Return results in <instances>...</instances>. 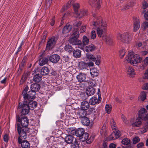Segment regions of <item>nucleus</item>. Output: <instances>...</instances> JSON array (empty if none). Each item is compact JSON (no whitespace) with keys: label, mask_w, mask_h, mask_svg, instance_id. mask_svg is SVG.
I'll list each match as a JSON object with an SVG mask.
<instances>
[{"label":"nucleus","mask_w":148,"mask_h":148,"mask_svg":"<svg viewBox=\"0 0 148 148\" xmlns=\"http://www.w3.org/2000/svg\"><path fill=\"white\" fill-rule=\"evenodd\" d=\"M84 129L79 128L75 131V135L77 136L80 138L81 135L84 133Z\"/></svg>","instance_id":"30"},{"label":"nucleus","mask_w":148,"mask_h":148,"mask_svg":"<svg viewBox=\"0 0 148 148\" xmlns=\"http://www.w3.org/2000/svg\"><path fill=\"white\" fill-rule=\"evenodd\" d=\"M82 22L80 21H76L73 24L74 29H78L79 27L81 25Z\"/></svg>","instance_id":"41"},{"label":"nucleus","mask_w":148,"mask_h":148,"mask_svg":"<svg viewBox=\"0 0 148 148\" xmlns=\"http://www.w3.org/2000/svg\"><path fill=\"white\" fill-rule=\"evenodd\" d=\"M133 6V4H131V3H128L127 4H126L123 6V7L122 8L121 10H125L130 8V7Z\"/></svg>","instance_id":"44"},{"label":"nucleus","mask_w":148,"mask_h":148,"mask_svg":"<svg viewBox=\"0 0 148 148\" xmlns=\"http://www.w3.org/2000/svg\"><path fill=\"white\" fill-rule=\"evenodd\" d=\"M144 146V144L143 142H140L136 145L137 148H143Z\"/></svg>","instance_id":"60"},{"label":"nucleus","mask_w":148,"mask_h":148,"mask_svg":"<svg viewBox=\"0 0 148 148\" xmlns=\"http://www.w3.org/2000/svg\"><path fill=\"white\" fill-rule=\"evenodd\" d=\"M144 17L146 20H148V10L145 13Z\"/></svg>","instance_id":"64"},{"label":"nucleus","mask_w":148,"mask_h":148,"mask_svg":"<svg viewBox=\"0 0 148 148\" xmlns=\"http://www.w3.org/2000/svg\"><path fill=\"white\" fill-rule=\"evenodd\" d=\"M117 38L121 41L125 43H128L129 42L131 39V36L128 32L121 34L119 33L117 36Z\"/></svg>","instance_id":"10"},{"label":"nucleus","mask_w":148,"mask_h":148,"mask_svg":"<svg viewBox=\"0 0 148 148\" xmlns=\"http://www.w3.org/2000/svg\"><path fill=\"white\" fill-rule=\"evenodd\" d=\"M89 42L88 38L86 36H84L82 37V42L81 43H77L76 45H78V48L83 50H84L86 45H87Z\"/></svg>","instance_id":"12"},{"label":"nucleus","mask_w":148,"mask_h":148,"mask_svg":"<svg viewBox=\"0 0 148 148\" xmlns=\"http://www.w3.org/2000/svg\"><path fill=\"white\" fill-rule=\"evenodd\" d=\"M72 29V26L69 24H66L62 30V33L64 34L69 32Z\"/></svg>","instance_id":"26"},{"label":"nucleus","mask_w":148,"mask_h":148,"mask_svg":"<svg viewBox=\"0 0 148 148\" xmlns=\"http://www.w3.org/2000/svg\"><path fill=\"white\" fill-rule=\"evenodd\" d=\"M146 94L145 92L144 91L142 92L140 94V98L141 100L143 101L146 99Z\"/></svg>","instance_id":"46"},{"label":"nucleus","mask_w":148,"mask_h":148,"mask_svg":"<svg viewBox=\"0 0 148 148\" xmlns=\"http://www.w3.org/2000/svg\"><path fill=\"white\" fill-rule=\"evenodd\" d=\"M76 0H70L67 2L66 5L64 6L61 10V12H63L64 11L68 8H69L71 6L72 4L74 3V2Z\"/></svg>","instance_id":"21"},{"label":"nucleus","mask_w":148,"mask_h":148,"mask_svg":"<svg viewBox=\"0 0 148 148\" xmlns=\"http://www.w3.org/2000/svg\"><path fill=\"white\" fill-rule=\"evenodd\" d=\"M121 143L125 145H128L130 144V140L128 138H124L122 140Z\"/></svg>","instance_id":"43"},{"label":"nucleus","mask_w":148,"mask_h":148,"mask_svg":"<svg viewBox=\"0 0 148 148\" xmlns=\"http://www.w3.org/2000/svg\"><path fill=\"white\" fill-rule=\"evenodd\" d=\"M79 145L78 141L75 139L74 143L71 145V148H79Z\"/></svg>","instance_id":"45"},{"label":"nucleus","mask_w":148,"mask_h":148,"mask_svg":"<svg viewBox=\"0 0 148 148\" xmlns=\"http://www.w3.org/2000/svg\"><path fill=\"white\" fill-rule=\"evenodd\" d=\"M29 89V87L27 86H26L24 90H23V92L22 93V95L23 97V98L24 97V95L25 94H27V91Z\"/></svg>","instance_id":"53"},{"label":"nucleus","mask_w":148,"mask_h":148,"mask_svg":"<svg viewBox=\"0 0 148 148\" xmlns=\"http://www.w3.org/2000/svg\"><path fill=\"white\" fill-rule=\"evenodd\" d=\"M89 86H96L97 84L96 82L94 80L92 79H90L88 82Z\"/></svg>","instance_id":"47"},{"label":"nucleus","mask_w":148,"mask_h":148,"mask_svg":"<svg viewBox=\"0 0 148 148\" xmlns=\"http://www.w3.org/2000/svg\"><path fill=\"white\" fill-rule=\"evenodd\" d=\"M42 79V77L41 75L36 74L34 76L33 80L34 82L38 83Z\"/></svg>","instance_id":"36"},{"label":"nucleus","mask_w":148,"mask_h":148,"mask_svg":"<svg viewBox=\"0 0 148 148\" xmlns=\"http://www.w3.org/2000/svg\"><path fill=\"white\" fill-rule=\"evenodd\" d=\"M81 122L83 125L86 126H88L90 123L89 119L86 117L82 118Z\"/></svg>","instance_id":"32"},{"label":"nucleus","mask_w":148,"mask_h":148,"mask_svg":"<svg viewBox=\"0 0 148 148\" xmlns=\"http://www.w3.org/2000/svg\"><path fill=\"white\" fill-rule=\"evenodd\" d=\"M99 71L96 68H94L91 70L90 74L93 77L97 76L99 74Z\"/></svg>","instance_id":"38"},{"label":"nucleus","mask_w":148,"mask_h":148,"mask_svg":"<svg viewBox=\"0 0 148 148\" xmlns=\"http://www.w3.org/2000/svg\"><path fill=\"white\" fill-rule=\"evenodd\" d=\"M143 89L145 90L148 89V83H145L143 87Z\"/></svg>","instance_id":"63"},{"label":"nucleus","mask_w":148,"mask_h":148,"mask_svg":"<svg viewBox=\"0 0 148 148\" xmlns=\"http://www.w3.org/2000/svg\"><path fill=\"white\" fill-rule=\"evenodd\" d=\"M111 125L112 128L115 130V131H114V133H112L111 135H110L109 137L112 140H114L119 137L121 136V134L119 130H116V123L113 119L111 120Z\"/></svg>","instance_id":"8"},{"label":"nucleus","mask_w":148,"mask_h":148,"mask_svg":"<svg viewBox=\"0 0 148 148\" xmlns=\"http://www.w3.org/2000/svg\"><path fill=\"white\" fill-rule=\"evenodd\" d=\"M27 134H26L25 138L20 136V135H19L18 138V142L19 144H21L22 148H29L30 147V144L28 141L26 140H23L22 141V139H25L27 138Z\"/></svg>","instance_id":"11"},{"label":"nucleus","mask_w":148,"mask_h":148,"mask_svg":"<svg viewBox=\"0 0 148 148\" xmlns=\"http://www.w3.org/2000/svg\"><path fill=\"white\" fill-rule=\"evenodd\" d=\"M140 23L138 19H135L134 22V32H136L139 28Z\"/></svg>","instance_id":"22"},{"label":"nucleus","mask_w":148,"mask_h":148,"mask_svg":"<svg viewBox=\"0 0 148 148\" xmlns=\"http://www.w3.org/2000/svg\"><path fill=\"white\" fill-rule=\"evenodd\" d=\"M142 5V8L143 9H145L147 8L148 7V3L145 1H144L143 2Z\"/></svg>","instance_id":"57"},{"label":"nucleus","mask_w":148,"mask_h":148,"mask_svg":"<svg viewBox=\"0 0 148 148\" xmlns=\"http://www.w3.org/2000/svg\"><path fill=\"white\" fill-rule=\"evenodd\" d=\"M74 137L72 135H68L65 137V140L67 144H71L73 142Z\"/></svg>","instance_id":"31"},{"label":"nucleus","mask_w":148,"mask_h":148,"mask_svg":"<svg viewBox=\"0 0 148 148\" xmlns=\"http://www.w3.org/2000/svg\"><path fill=\"white\" fill-rule=\"evenodd\" d=\"M140 53L141 56H145L148 53V52L146 51H141Z\"/></svg>","instance_id":"62"},{"label":"nucleus","mask_w":148,"mask_h":148,"mask_svg":"<svg viewBox=\"0 0 148 148\" xmlns=\"http://www.w3.org/2000/svg\"><path fill=\"white\" fill-rule=\"evenodd\" d=\"M96 90L92 86H89L87 88L86 93L88 96H91L93 95Z\"/></svg>","instance_id":"19"},{"label":"nucleus","mask_w":148,"mask_h":148,"mask_svg":"<svg viewBox=\"0 0 148 148\" xmlns=\"http://www.w3.org/2000/svg\"><path fill=\"white\" fill-rule=\"evenodd\" d=\"M140 140L139 137L138 136H136L133 138L132 140L133 144H136L139 142Z\"/></svg>","instance_id":"50"},{"label":"nucleus","mask_w":148,"mask_h":148,"mask_svg":"<svg viewBox=\"0 0 148 148\" xmlns=\"http://www.w3.org/2000/svg\"><path fill=\"white\" fill-rule=\"evenodd\" d=\"M47 37V34H45V33H43V36L42 38V39L40 41V44H39V45H40L41 44H42V43H44L45 42L46 39Z\"/></svg>","instance_id":"51"},{"label":"nucleus","mask_w":148,"mask_h":148,"mask_svg":"<svg viewBox=\"0 0 148 148\" xmlns=\"http://www.w3.org/2000/svg\"><path fill=\"white\" fill-rule=\"evenodd\" d=\"M126 72L128 75L130 77H133L135 75V72L134 69L133 68L130 66L127 65L126 66Z\"/></svg>","instance_id":"15"},{"label":"nucleus","mask_w":148,"mask_h":148,"mask_svg":"<svg viewBox=\"0 0 148 148\" xmlns=\"http://www.w3.org/2000/svg\"><path fill=\"white\" fill-rule=\"evenodd\" d=\"M77 78L79 82H86L87 80L86 76L85 74L79 73L77 76Z\"/></svg>","instance_id":"20"},{"label":"nucleus","mask_w":148,"mask_h":148,"mask_svg":"<svg viewBox=\"0 0 148 148\" xmlns=\"http://www.w3.org/2000/svg\"><path fill=\"white\" fill-rule=\"evenodd\" d=\"M89 103L91 105H92L99 104L97 98L95 97H92L90 99Z\"/></svg>","instance_id":"35"},{"label":"nucleus","mask_w":148,"mask_h":148,"mask_svg":"<svg viewBox=\"0 0 148 148\" xmlns=\"http://www.w3.org/2000/svg\"><path fill=\"white\" fill-rule=\"evenodd\" d=\"M72 4L73 5L74 12L76 15V16L77 18H80L86 15L87 11L86 10L83 9L81 10L80 13L79 12L78 10L80 7L79 4V3H75Z\"/></svg>","instance_id":"7"},{"label":"nucleus","mask_w":148,"mask_h":148,"mask_svg":"<svg viewBox=\"0 0 148 148\" xmlns=\"http://www.w3.org/2000/svg\"><path fill=\"white\" fill-rule=\"evenodd\" d=\"M18 109L20 111L19 116H24L28 114L30 108L27 105L26 101H23L22 103H19L18 105Z\"/></svg>","instance_id":"6"},{"label":"nucleus","mask_w":148,"mask_h":148,"mask_svg":"<svg viewBox=\"0 0 148 148\" xmlns=\"http://www.w3.org/2000/svg\"><path fill=\"white\" fill-rule=\"evenodd\" d=\"M101 0H89V3L92 6L96 7V10L92 12L94 18L92 24L97 28V32L98 36L102 37L103 39L110 45H112L113 41L112 39L106 34L107 24L103 22L101 17L97 14V10L100 8Z\"/></svg>","instance_id":"1"},{"label":"nucleus","mask_w":148,"mask_h":148,"mask_svg":"<svg viewBox=\"0 0 148 148\" xmlns=\"http://www.w3.org/2000/svg\"><path fill=\"white\" fill-rule=\"evenodd\" d=\"M55 17L53 16L51 19L50 20V23L51 25V26H53L55 23Z\"/></svg>","instance_id":"56"},{"label":"nucleus","mask_w":148,"mask_h":148,"mask_svg":"<svg viewBox=\"0 0 148 148\" xmlns=\"http://www.w3.org/2000/svg\"><path fill=\"white\" fill-rule=\"evenodd\" d=\"M64 49L69 53L71 52L74 50V48L71 45L69 44L66 45L64 47Z\"/></svg>","instance_id":"39"},{"label":"nucleus","mask_w":148,"mask_h":148,"mask_svg":"<svg viewBox=\"0 0 148 148\" xmlns=\"http://www.w3.org/2000/svg\"><path fill=\"white\" fill-rule=\"evenodd\" d=\"M29 74L28 73H24L22 76L21 79L20 80L19 84L22 85L26 81Z\"/></svg>","instance_id":"27"},{"label":"nucleus","mask_w":148,"mask_h":148,"mask_svg":"<svg viewBox=\"0 0 148 148\" xmlns=\"http://www.w3.org/2000/svg\"><path fill=\"white\" fill-rule=\"evenodd\" d=\"M126 60L127 62L134 65V64L140 63L142 60V58L139 55L137 54L134 55V52L130 51H129L128 55L126 58Z\"/></svg>","instance_id":"4"},{"label":"nucleus","mask_w":148,"mask_h":148,"mask_svg":"<svg viewBox=\"0 0 148 148\" xmlns=\"http://www.w3.org/2000/svg\"><path fill=\"white\" fill-rule=\"evenodd\" d=\"M36 92L31 90L29 91L27 94L24 95V101H26V100L28 101L30 100H33L35 98Z\"/></svg>","instance_id":"13"},{"label":"nucleus","mask_w":148,"mask_h":148,"mask_svg":"<svg viewBox=\"0 0 148 148\" xmlns=\"http://www.w3.org/2000/svg\"><path fill=\"white\" fill-rule=\"evenodd\" d=\"M79 37V33L78 29H74L71 33V36L69 40V42L74 45H76L78 43H81V40L78 39Z\"/></svg>","instance_id":"5"},{"label":"nucleus","mask_w":148,"mask_h":148,"mask_svg":"<svg viewBox=\"0 0 148 148\" xmlns=\"http://www.w3.org/2000/svg\"><path fill=\"white\" fill-rule=\"evenodd\" d=\"M142 26L144 29L145 30L148 27V22H145L142 24Z\"/></svg>","instance_id":"59"},{"label":"nucleus","mask_w":148,"mask_h":148,"mask_svg":"<svg viewBox=\"0 0 148 148\" xmlns=\"http://www.w3.org/2000/svg\"><path fill=\"white\" fill-rule=\"evenodd\" d=\"M86 114V111L82 109L79 110L77 112V114L79 116V118H83L85 117Z\"/></svg>","instance_id":"23"},{"label":"nucleus","mask_w":148,"mask_h":148,"mask_svg":"<svg viewBox=\"0 0 148 148\" xmlns=\"http://www.w3.org/2000/svg\"><path fill=\"white\" fill-rule=\"evenodd\" d=\"M138 117L137 118L136 121L132 124L133 127H138L141 125L142 120L148 121V113L147 111L144 108L140 109L138 112ZM147 123L148 124V121Z\"/></svg>","instance_id":"3"},{"label":"nucleus","mask_w":148,"mask_h":148,"mask_svg":"<svg viewBox=\"0 0 148 148\" xmlns=\"http://www.w3.org/2000/svg\"><path fill=\"white\" fill-rule=\"evenodd\" d=\"M86 29V26H82L81 29L79 30L80 32L81 33H83L85 32Z\"/></svg>","instance_id":"61"},{"label":"nucleus","mask_w":148,"mask_h":148,"mask_svg":"<svg viewBox=\"0 0 148 148\" xmlns=\"http://www.w3.org/2000/svg\"><path fill=\"white\" fill-rule=\"evenodd\" d=\"M27 61V57L26 56H24L21 63L19 65V69L21 71H22L24 67L26 65Z\"/></svg>","instance_id":"29"},{"label":"nucleus","mask_w":148,"mask_h":148,"mask_svg":"<svg viewBox=\"0 0 148 148\" xmlns=\"http://www.w3.org/2000/svg\"><path fill=\"white\" fill-rule=\"evenodd\" d=\"M105 109L106 112L109 114L112 109V107L111 105L106 104L105 106Z\"/></svg>","instance_id":"48"},{"label":"nucleus","mask_w":148,"mask_h":148,"mask_svg":"<svg viewBox=\"0 0 148 148\" xmlns=\"http://www.w3.org/2000/svg\"><path fill=\"white\" fill-rule=\"evenodd\" d=\"M60 58V57L59 55L54 54L50 56L49 58V60L52 63L56 64L58 62Z\"/></svg>","instance_id":"17"},{"label":"nucleus","mask_w":148,"mask_h":148,"mask_svg":"<svg viewBox=\"0 0 148 148\" xmlns=\"http://www.w3.org/2000/svg\"><path fill=\"white\" fill-rule=\"evenodd\" d=\"M79 67L81 69H87L88 65L87 63L84 62H82L79 64Z\"/></svg>","instance_id":"42"},{"label":"nucleus","mask_w":148,"mask_h":148,"mask_svg":"<svg viewBox=\"0 0 148 148\" xmlns=\"http://www.w3.org/2000/svg\"><path fill=\"white\" fill-rule=\"evenodd\" d=\"M81 137H80L79 139L82 141H84L86 140V143L87 144H90L92 141L93 140V138L90 137L89 138L88 134L87 133H85L82 134L81 135Z\"/></svg>","instance_id":"14"},{"label":"nucleus","mask_w":148,"mask_h":148,"mask_svg":"<svg viewBox=\"0 0 148 148\" xmlns=\"http://www.w3.org/2000/svg\"><path fill=\"white\" fill-rule=\"evenodd\" d=\"M91 37L92 39H95L96 37V32L94 30H92L91 32Z\"/></svg>","instance_id":"52"},{"label":"nucleus","mask_w":148,"mask_h":148,"mask_svg":"<svg viewBox=\"0 0 148 148\" xmlns=\"http://www.w3.org/2000/svg\"><path fill=\"white\" fill-rule=\"evenodd\" d=\"M30 88L32 90L36 92L40 89V86L38 84L34 83L31 85Z\"/></svg>","instance_id":"28"},{"label":"nucleus","mask_w":148,"mask_h":148,"mask_svg":"<svg viewBox=\"0 0 148 148\" xmlns=\"http://www.w3.org/2000/svg\"><path fill=\"white\" fill-rule=\"evenodd\" d=\"M40 74L42 75H45L49 74V70L46 66L43 67L40 71Z\"/></svg>","instance_id":"25"},{"label":"nucleus","mask_w":148,"mask_h":148,"mask_svg":"<svg viewBox=\"0 0 148 148\" xmlns=\"http://www.w3.org/2000/svg\"><path fill=\"white\" fill-rule=\"evenodd\" d=\"M29 100V101L26 100L25 101L27 103V105L30 108V110H33L37 106V103L36 101H33V100Z\"/></svg>","instance_id":"16"},{"label":"nucleus","mask_w":148,"mask_h":148,"mask_svg":"<svg viewBox=\"0 0 148 148\" xmlns=\"http://www.w3.org/2000/svg\"><path fill=\"white\" fill-rule=\"evenodd\" d=\"M48 61V58L42 56L41 55L39 59V64L40 66H42L46 64Z\"/></svg>","instance_id":"18"},{"label":"nucleus","mask_w":148,"mask_h":148,"mask_svg":"<svg viewBox=\"0 0 148 148\" xmlns=\"http://www.w3.org/2000/svg\"><path fill=\"white\" fill-rule=\"evenodd\" d=\"M86 57L90 60L95 61L96 58L91 53H87L86 54Z\"/></svg>","instance_id":"40"},{"label":"nucleus","mask_w":148,"mask_h":148,"mask_svg":"<svg viewBox=\"0 0 148 148\" xmlns=\"http://www.w3.org/2000/svg\"><path fill=\"white\" fill-rule=\"evenodd\" d=\"M58 37L56 36H53L51 37L47 42L46 48L49 49L53 47L56 45Z\"/></svg>","instance_id":"9"},{"label":"nucleus","mask_w":148,"mask_h":148,"mask_svg":"<svg viewBox=\"0 0 148 148\" xmlns=\"http://www.w3.org/2000/svg\"><path fill=\"white\" fill-rule=\"evenodd\" d=\"M148 65V57H146L142 61V65L140 66L141 70L144 69L145 67Z\"/></svg>","instance_id":"34"},{"label":"nucleus","mask_w":148,"mask_h":148,"mask_svg":"<svg viewBox=\"0 0 148 148\" xmlns=\"http://www.w3.org/2000/svg\"><path fill=\"white\" fill-rule=\"evenodd\" d=\"M81 51L79 49L74 50L73 51V56L76 58H80L81 56Z\"/></svg>","instance_id":"37"},{"label":"nucleus","mask_w":148,"mask_h":148,"mask_svg":"<svg viewBox=\"0 0 148 148\" xmlns=\"http://www.w3.org/2000/svg\"><path fill=\"white\" fill-rule=\"evenodd\" d=\"M90 106V104L86 101H83L81 103V108L82 109L86 110L88 109Z\"/></svg>","instance_id":"24"},{"label":"nucleus","mask_w":148,"mask_h":148,"mask_svg":"<svg viewBox=\"0 0 148 148\" xmlns=\"http://www.w3.org/2000/svg\"><path fill=\"white\" fill-rule=\"evenodd\" d=\"M95 46L93 44L86 46L84 47V50L87 52L92 51L95 50Z\"/></svg>","instance_id":"33"},{"label":"nucleus","mask_w":148,"mask_h":148,"mask_svg":"<svg viewBox=\"0 0 148 148\" xmlns=\"http://www.w3.org/2000/svg\"><path fill=\"white\" fill-rule=\"evenodd\" d=\"M88 112L90 114H94L96 112L95 109L94 107H90L88 110Z\"/></svg>","instance_id":"54"},{"label":"nucleus","mask_w":148,"mask_h":148,"mask_svg":"<svg viewBox=\"0 0 148 148\" xmlns=\"http://www.w3.org/2000/svg\"><path fill=\"white\" fill-rule=\"evenodd\" d=\"M29 123V119L27 117L19 116L16 114L15 127L19 135L26 138V134L29 132V128L27 127Z\"/></svg>","instance_id":"2"},{"label":"nucleus","mask_w":148,"mask_h":148,"mask_svg":"<svg viewBox=\"0 0 148 148\" xmlns=\"http://www.w3.org/2000/svg\"><path fill=\"white\" fill-rule=\"evenodd\" d=\"M125 51L124 49H122L119 51V55L121 58H122L125 55Z\"/></svg>","instance_id":"49"},{"label":"nucleus","mask_w":148,"mask_h":148,"mask_svg":"<svg viewBox=\"0 0 148 148\" xmlns=\"http://www.w3.org/2000/svg\"><path fill=\"white\" fill-rule=\"evenodd\" d=\"M3 139L4 142L7 143L9 140L8 135L6 134H5L3 137Z\"/></svg>","instance_id":"58"},{"label":"nucleus","mask_w":148,"mask_h":148,"mask_svg":"<svg viewBox=\"0 0 148 148\" xmlns=\"http://www.w3.org/2000/svg\"><path fill=\"white\" fill-rule=\"evenodd\" d=\"M101 57L100 56H97V59L96 58V61H94L95 62V64L97 65H99L100 62V58Z\"/></svg>","instance_id":"55"}]
</instances>
